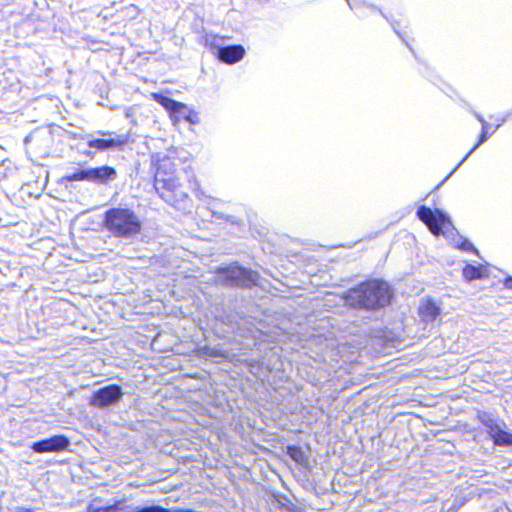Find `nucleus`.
<instances>
[{
    "label": "nucleus",
    "mask_w": 512,
    "mask_h": 512,
    "mask_svg": "<svg viewBox=\"0 0 512 512\" xmlns=\"http://www.w3.org/2000/svg\"><path fill=\"white\" fill-rule=\"evenodd\" d=\"M395 298L393 286L386 280L369 278L347 289L341 296L346 307L363 312L365 318L379 320Z\"/></svg>",
    "instance_id": "1"
},
{
    "label": "nucleus",
    "mask_w": 512,
    "mask_h": 512,
    "mask_svg": "<svg viewBox=\"0 0 512 512\" xmlns=\"http://www.w3.org/2000/svg\"><path fill=\"white\" fill-rule=\"evenodd\" d=\"M154 188L159 197L167 204L182 208L188 195L180 188L178 181L173 177L174 164L167 155H153Z\"/></svg>",
    "instance_id": "2"
},
{
    "label": "nucleus",
    "mask_w": 512,
    "mask_h": 512,
    "mask_svg": "<svg viewBox=\"0 0 512 512\" xmlns=\"http://www.w3.org/2000/svg\"><path fill=\"white\" fill-rule=\"evenodd\" d=\"M139 215L128 207H111L102 218L103 229L115 238L132 239L142 231Z\"/></svg>",
    "instance_id": "3"
},
{
    "label": "nucleus",
    "mask_w": 512,
    "mask_h": 512,
    "mask_svg": "<svg viewBox=\"0 0 512 512\" xmlns=\"http://www.w3.org/2000/svg\"><path fill=\"white\" fill-rule=\"evenodd\" d=\"M217 274L221 284L228 287L250 289L259 285L260 276L258 272L242 266L238 262L219 267Z\"/></svg>",
    "instance_id": "4"
},
{
    "label": "nucleus",
    "mask_w": 512,
    "mask_h": 512,
    "mask_svg": "<svg viewBox=\"0 0 512 512\" xmlns=\"http://www.w3.org/2000/svg\"><path fill=\"white\" fill-rule=\"evenodd\" d=\"M477 419L495 446L512 447V430L507 428L503 419L488 411H478Z\"/></svg>",
    "instance_id": "5"
},
{
    "label": "nucleus",
    "mask_w": 512,
    "mask_h": 512,
    "mask_svg": "<svg viewBox=\"0 0 512 512\" xmlns=\"http://www.w3.org/2000/svg\"><path fill=\"white\" fill-rule=\"evenodd\" d=\"M118 172L115 167L101 165L96 167L80 168L64 178L68 182L87 181L99 186H106L115 181Z\"/></svg>",
    "instance_id": "6"
},
{
    "label": "nucleus",
    "mask_w": 512,
    "mask_h": 512,
    "mask_svg": "<svg viewBox=\"0 0 512 512\" xmlns=\"http://www.w3.org/2000/svg\"><path fill=\"white\" fill-rule=\"evenodd\" d=\"M129 134H118L115 131L97 130L87 134L83 139L89 148L96 152L121 150L129 141Z\"/></svg>",
    "instance_id": "7"
},
{
    "label": "nucleus",
    "mask_w": 512,
    "mask_h": 512,
    "mask_svg": "<svg viewBox=\"0 0 512 512\" xmlns=\"http://www.w3.org/2000/svg\"><path fill=\"white\" fill-rule=\"evenodd\" d=\"M416 216L435 236L444 234L447 227L454 228L450 216L439 208L432 209L426 205H420Z\"/></svg>",
    "instance_id": "8"
},
{
    "label": "nucleus",
    "mask_w": 512,
    "mask_h": 512,
    "mask_svg": "<svg viewBox=\"0 0 512 512\" xmlns=\"http://www.w3.org/2000/svg\"><path fill=\"white\" fill-rule=\"evenodd\" d=\"M152 97L169 113L171 118L184 120L193 125L199 123L198 113L192 110L188 105L164 95L163 93H153Z\"/></svg>",
    "instance_id": "9"
},
{
    "label": "nucleus",
    "mask_w": 512,
    "mask_h": 512,
    "mask_svg": "<svg viewBox=\"0 0 512 512\" xmlns=\"http://www.w3.org/2000/svg\"><path fill=\"white\" fill-rule=\"evenodd\" d=\"M165 508L159 505L127 504L124 499L112 504H103L100 499H93L87 505V512H163Z\"/></svg>",
    "instance_id": "10"
},
{
    "label": "nucleus",
    "mask_w": 512,
    "mask_h": 512,
    "mask_svg": "<svg viewBox=\"0 0 512 512\" xmlns=\"http://www.w3.org/2000/svg\"><path fill=\"white\" fill-rule=\"evenodd\" d=\"M124 391L121 385L112 383L94 390L90 396L91 406L107 410L115 407L123 398Z\"/></svg>",
    "instance_id": "11"
},
{
    "label": "nucleus",
    "mask_w": 512,
    "mask_h": 512,
    "mask_svg": "<svg viewBox=\"0 0 512 512\" xmlns=\"http://www.w3.org/2000/svg\"><path fill=\"white\" fill-rule=\"evenodd\" d=\"M71 446V440L64 434H54L46 438L34 441L30 449L37 454L61 453L67 451Z\"/></svg>",
    "instance_id": "12"
},
{
    "label": "nucleus",
    "mask_w": 512,
    "mask_h": 512,
    "mask_svg": "<svg viewBox=\"0 0 512 512\" xmlns=\"http://www.w3.org/2000/svg\"><path fill=\"white\" fill-rule=\"evenodd\" d=\"M222 39L214 36L211 42V49L216 58L225 64L233 65L240 62L245 56V49L241 44L219 45Z\"/></svg>",
    "instance_id": "13"
},
{
    "label": "nucleus",
    "mask_w": 512,
    "mask_h": 512,
    "mask_svg": "<svg viewBox=\"0 0 512 512\" xmlns=\"http://www.w3.org/2000/svg\"><path fill=\"white\" fill-rule=\"evenodd\" d=\"M469 112L474 115V117L481 124V132L478 136L477 142L470 149V151L464 156V158L458 163V165L450 172V174L444 179H448L481 145H483L494 133L495 131L491 130L492 125L488 123L482 115L474 111L473 109H469Z\"/></svg>",
    "instance_id": "14"
},
{
    "label": "nucleus",
    "mask_w": 512,
    "mask_h": 512,
    "mask_svg": "<svg viewBox=\"0 0 512 512\" xmlns=\"http://www.w3.org/2000/svg\"><path fill=\"white\" fill-rule=\"evenodd\" d=\"M286 455H288L298 466L304 470H310L308 453L299 445L289 444L286 446Z\"/></svg>",
    "instance_id": "15"
},
{
    "label": "nucleus",
    "mask_w": 512,
    "mask_h": 512,
    "mask_svg": "<svg viewBox=\"0 0 512 512\" xmlns=\"http://www.w3.org/2000/svg\"><path fill=\"white\" fill-rule=\"evenodd\" d=\"M419 314L423 321L433 322L441 314V308L433 299L427 298L420 304Z\"/></svg>",
    "instance_id": "16"
},
{
    "label": "nucleus",
    "mask_w": 512,
    "mask_h": 512,
    "mask_svg": "<svg viewBox=\"0 0 512 512\" xmlns=\"http://www.w3.org/2000/svg\"><path fill=\"white\" fill-rule=\"evenodd\" d=\"M463 277L468 281H474L488 277V271L485 265L482 264H466L462 270Z\"/></svg>",
    "instance_id": "17"
},
{
    "label": "nucleus",
    "mask_w": 512,
    "mask_h": 512,
    "mask_svg": "<svg viewBox=\"0 0 512 512\" xmlns=\"http://www.w3.org/2000/svg\"><path fill=\"white\" fill-rule=\"evenodd\" d=\"M453 243L454 246L461 251L471 252L477 256H480L479 251L477 250V248H475L473 243L468 238L460 234H457V236L453 238Z\"/></svg>",
    "instance_id": "18"
},
{
    "label": "nucleus",
    "mask_w": 512,
    "mask_h": 512,
    "mask_svg": "<svg viewBox=\"0 0 512 512\" xmlns=\"http://www.w3.org/2000/svg\"><path fill=\"white\" fill-rule=\"evenodd\" d=\"M211 214H212L213 218L218 219V220H225L227 223H229L232 226H236L238 228L244 226L243 221L234 215H230V214H227L222 211L215 210V209L211 210Z\"/></svg>",
    "instance_id": "19"
},
{
    "label": "nucleus",
    "mask_w": 512,
    "mask_h": 512,
    "mask_svg": "<svg viewBox=\"0 0 512 512\" xmlns=\"http://www.w3.org/2000/svg\"><path fill=\"white\" fill-rule=\"evenodd\" d=\"M277 502L283 508L291 512H302V508L295 504L292 499L286 495H280Z\"/></svg>",
    "instance_id": "20"
},
{
    "label": "nucleus",
    "mask_w": 512,
    "mask_h": 512,
    "mask_svg": "<svg viewBox=\"0 0 512 512\" xmlns=\"http://www.w3.org/2000/svg\"><path fill=\"white\" fill-rule=\"evenodd\" d=\"M366 10H370L371 12H379V14L382 17L387 19V17L384 14V12L381 9H379L377 6L372 5V4H364L363 6L359 7L358 8V12H357L358 17H360V18L367 17Z\"/></svg>",
    "instance_id": "21"
},
{
    "label": "nucleus",
    "mask_w": 512,
    "mask_h": 512,
    "mask_svg": "<svg viewBox=\"0 0 512 512\" xmlns=\"http://www.w3.org/2000/svg\"><path fill=\"white\" fill-rule=\"evenodd\" d=\"M511 117H512V110L508 111L502 118L499 119V121H497L494 131L498 130L505 122L510 120Z\"/></svg>",
    "instance_id": "22"
},
{
    "label": "nucleus",
    "mask_w": 512,
    "mask_h": 512,
    "mask_svg": "<svg viewBox=\"0 0 512 512\" xmlns=\"http://www.w3.org/2000/svg\"><path fill=\"white\" fill-rule=\"evenodd\" d=\"M504 286L512 290V276L508 275L504 279Z\"/></svg>",
    "instance_id": "23"
},
{
    "label": "nucleus",
    "mask_w": 512,
    "mask_h": 512,
    "mask_svg": "<svg viewBox=\"0 0 512 512\" xmlns=\"http://www.w3.org/2000/svg\"><path fill=\"white\" fill-rule=\"evenodd\" d=\"M493 512H512L507 505L497 507Z\"/></svg>",
    "instance_id": "24"
},
{
    "label": "nucleus",
    "mask_w": 512,
    "mask_h": 512,
    "mask_svg": "<svg viewBox=\"0 0 512 512\" xmlns=\"http://www.w3.org/2000/svg\"><path fill=\"white\" fill-rule=\"evenodd\" d=\"M392 28H393L394 32L398 35V37L401 38L402 41L405 42V38L403 37V35L398 30V24L396 25V24L392 23Z\"/></svg>",
    "instance_id": "25"
},
{
    "label": "nucleus",
    "mask_w": 512,
    "mask_h": 512,
    "mask_svg": "<svg viewBox=\"0 0 512 512\" xmlns=\"http://www.w3.org/2000/svg\"><path fill=\"white\" fill-rule=\"evenodd\" d=\"M83 153H84L85 155H87V156H92V152H91V151H89V150H88V151H84Z\"/></svg>",
    "instance_id": "26"
},
{
    "label": "nucleus",
    "mask_w": 512,
    "mask_h": 512,
    "mask_svg": "<svg viewBox=\"0 0 512 512\" xmlns=\"http://www.w3.org/2000/svg\"><path fill=\"white\" fill-rule=\"evenodd\" d=\"M263 314H264V316H265V317L270 316V313L268 312V310L264 311V313H263Z\"/></svg>",
    "instance_id": "27"
}]
</instances>
